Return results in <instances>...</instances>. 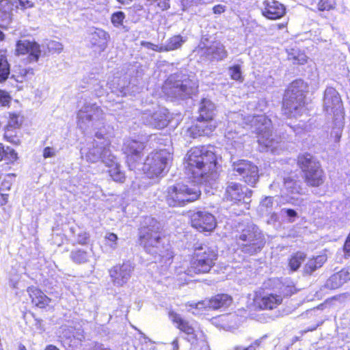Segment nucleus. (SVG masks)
I'll return each instance as SVG.
<instances>
[{"mask_svg":"<svg viewBox=\"0 0 350 350\" xmlns=\"http://www.w3.org/2000/svg\"><path fill=\"white\" fill-rule=\"evenodd\" d=\"M267 337V335H264L262 337H261L259 339H257L254 341L253 344L247 347V348H245L244 349L241 350H256V347H259L262 340Z\"/></svg>","mask_w":350,"mask_h":350,"instance_id":"57","label":"nucleus"},{"mask_svg":"<svg viewBox=\"0 0 350 350\" xmlns=\"http://www.w3.org/2000/svg\"><path fill=\"white\" fill-rule=\"evenodd\" d=\"M282 298L278 294L270 293L263 295L256 303L263 310H273L282 304Z\"/></svg>","mask_w":350,"mask_h":350,"instance_id":"29","label":"nucleus"},{"mask_svg":"<svg viewBox=\"0 0 350 350\" xmlns=\"http://www.w3.org/2000/svg\"><path fill=\"white\" fill-rule=\"evenodd\" d=\"M170 319L176 324L177 328L187 335L186 339L191 344L197 341V335L195 333L194 328L189 321L183 319L180 314L174 311L169 312Z\"/></svg>","mask_w":350,"mask_h":350,"instance_id":"23","label":"nucleus"},{"mask_svg":"<svg viewBox=\"0 0 350 350\" xmlns=\"http://www.w3.org/2000/svg\"><path fill=\"white\" fill-rule=\"evenodd\" d=\"M70 231V241L72 245H86L90 240V234L79 226H71Z\"/></svg>","mask_w":350,"mask_h":350,"instance_id":"30","label":"nucleus"},{"mask_svg":"<svg viewBox=\"0 0 350 350\" xmlns=\"http://www.w3.org/2000/svg\"><path fill=\"white\" fill-rule=\"evenodd\" d=\"M284 185L288 193L291 194H301L303 189L300 180H295L291 176L284 178Z\"/></svg>","mask_w":350,"mask_h":350,"instance_id":"35","label":"nucleus"},{"mask_svg":"<svg viewBox=\"0 0 350 350\" xmlns=\"http://www.w3.org/2000/svg\"><path fill=\"white\" fill-rule=\"evenodd\" d=\"M27 291L31 299V302L37 307L44 308L49 304L51 299L37 287L29 286Z\"/></svg>","mask_w":350,"mask_h":350,"instance_id":"27","label":"nucleus"},{"mask_svg":"<svg viewBox=\"0 0 350 350\" xmlns=\"http://www.w3.org/2000/svg\"><path fill=\"white\" fill-rule=\"evenodd\" d=\"M344 116L334 118L335 126L331 132V137L334 139L335 142H339L341 138L343 128Z\"/></svg>","mask_w":350,"mask_h":350,"instance_id":"40","label":"nucleus"},{"mask_svg":"<svg viewBox=\"0 0 350 350\" xmlns=\"http://www.w3.org/2000/svg\"><path fill=\"white\" fill-rule=\"evenodd\" d=\"M171 159V154L167 150L152 152L146 157L143 170L150 178L163 176L167 171L168 162Z\"/></svg>","mask_w":350,"mask_h":350,"instance_id":"10","label":"nucleus"},{"mask_svg":"<svg viewBox=\"0 0 350 350\" xmlns=\"http://www.w3.org/2000/svg\"><path fill=\"white\" fill-rule=\"evenodd\" d=\"M77 125L85 134L98 130L88 147L81 149V157L88 162L101 161L106 166L113 165L115 157L109 148L110 141L105 133L102 109L95 103H85L77 113Z\"/></svg>","mask_w":350,"mask_h":350,"instance_id":"1","label":"nucleus"},{"mask_svg":"<svg viewBox=\"0 0 350 350\" xmlns=\"http://www.w3.org/2000/svg\"><path fill=\"white\" fill-rule=\"evenodd\" d=\"M208 254L211 256L207 257L208 258L206 260L202 258L200 254H198V257L193 256L190 262V267L184 271L185 274L193 277L196 274L208 273L215 265L213 254Z\"/></svg>","mask_w":350,"mask_h":350,"instance_id":"20","label":"nucleus"},{"mask_svg":"<svg viewBox=\"0 0 350 350\" xmlns=\"http://www.w3.org/2000/svg\"><path fill=\"white\" fill-rule=\"evenodd\" d=\"M306 258V254L301 252H297L294 254L289 259L288 265L291 270L295 271L301 266V263Z\"/></svg>","mask_w":350,"mask_h":350,"instance_id":"39","label":"nucleus"},{"mask_svg":"<svg viewBox=\"0 0 350 350\" xmlns=\"http://www.w3.org/2000/svg\"><path fill=\"white\" fill-rule=\"evenodd\" d=\"M18 8L17 2L11 0L0 1V27H7L12 20L13 11Z\"/></svg>","mask_w":350,"mask_h":350,"instance_id":"25","label":"nucleus"},{"mask_svg":"<svg viewBox=\"0 0 350 350\" xmlns=\"http://www.w3.org/2000/svg\"><path fill=\"white\" fill-rule=\"evenodd\" d=\"M170 0H159L157 3V5L162 10H166L170 8Z\"/></svg>","mask_w":350,"mask_h":350,"instance_id":"61","label":"nucleus"},{"mask_svg":"<svg viewBox=\"0 0 350 350\" xmlns=\"http://www.w3.org/2000/svg\"><path fill=\"white\" fill-rule=\"evenodd\" d=\"M18 116L12 115V116L10 118V120L9 121L8 126L14 127V128L18 127L19 123L18 121Z\"/></svg>","mask_w":350,"mask_h":350,"instance_id":"59","label":"nucleus"},{"mask_svg":"<svg viewBox=\"0 0 350 350\" xmlns=\"http://www.w3.org/2000/svg\"><path fill=\"white\" fill-rule=\"evenodd\" d=\"M191 226L200 232H212L216 227L215 217L206 211H198L191 215Z\"/></svg>","mask_w":350,"mask_h":350,"instance_id":"17","label":"nucleus"},{"mask_svg":"<svg viewBox=\"0 0 350 350\" xmlns=\"http://www.w3.org/2000/svg\"><path fill=\"white\" fill-rule=\"evenodd\" d=\"M144 148V144L135 139H129L124 142L122 150L126 155V162L131 170H134L140 163Z\"/></svg>","mask_w":350,"mask_h":350,"instance_id":"16","label":"nucleus"},{"mask_svg":"<svg viewBox=\"0 0 350 350\" xmlns=\"http://www.w3.org/2000/svg\"><path fill=\"white\" fill-rule=\"evenodd\" d=\"M125 14L122 11H118L114 12L111 15V21L112 24L116 27H118L122 25L123 21L125 18Z\"/></svg>","mask_w":350,"mask_h":350,"instance_id":"50","label":"nucleus"},{"mask_svg":"<svg viewBox=\"0 0 350 350\" xmlns=\"http://www.w3.org/2000/svg\"><path fill=\"white\" fill-rule=\"evenodd\" d=\"M46 46L50 53H59L63 50V45L57 41L50 40L46 43Z\"/></svg>","mask_w":350,"mask_h":350,"instance_id":"51","label":"nucleus"},{"mask_svg":"<svg viewBox=\"0 0 350 350\" xmlns=\"http://www.w3.org/2000/svg\"><path fill=\"white\" fill-rule=\"evenodd\" d=\"M343 250L346 257L350 256V233L347 236L344 244Z\"/></svg>","mask_w":350,"mask_h":350,"instance_id":"58","label":"nucleus"},{"mask_svg":"<svg viewBox=\"0 0 350 350\" xmlns=\"http://www.w3.org/2000/svg\"><path fill=\"white\" fill-rule=\"evenodd\" d=\"M142 122L150 127L161 129L167 126L170 121V113L166 108H160L153 113H144Z\"/></svg>","mask_w":350,"mask_h":350,"instance_id":"18","label":"nucleus"},{"mask_svg":"<svg viewBox=\"0 0 350 350\" xmlns=\"http://www.w3.org/2000/svg\"><path fill=\"white\" fill-rule=\"evenodd\" d=\"M198 48V53L202 59L210 63L224 61L228 55L226 46L220 41L215 40L210 44L201 41Z\"/></svg>","mask_w":350,"mask_h":350,"instance_id":"12","label":"nucleus"},{"mask_svg":"<svg viewBox=\"0 0 350 350\" xmlns=\"http://www.w3.org/2000/svg\"><path fill=\"white\" fill-rule=\"evenodd\" d=\"M213 10L215 14H220L224 12L225 6L219 4V5H215L213 8Z\"/></svg>","mask_w":350,"mask_h":350,"instance_id":"63","label":"nucleus"},{"mask_svg":"<svg viewBox=\"0 0 350 350\" xmlns=\"http://www.w3.org/2000/svg\"><path fill=\"white\" fill-rule=\"evenodd\" d=\"M34 75L33 69L28 67L26 68H22L20 70L19 75L13 74L11 77L16 81L18 83H23L25 80L30 79Z\"/></svg>","mask_w":350,"mask_h":350,"instance_id":"43","label":"nucleus"},{"mask_svg":"<svg viewBox=\"0 0 350 350\" xmlns=\"http://www.w3.org/2000/svg\"><path fill=\"white\" fill-rule=\"evenodd\" d=\"M10 75V64L7 56L0 53V83L5 82Z\"/></svg>","mask_w":350,"mask_h":350,"instance_id":"37","label":"nucleus"},{"mask_svg":"<svg viewBox=\"0 0 350 350\" xmlns=\"http://www.w3.org/2000/svg\"><path fill=\"white\" fill-rule=\"evenodd\" d=\"M306 85L301 79L293 81L283 98L282 111L288 118H297L305 111Z\"/></svg>","mask_w":350,"mask_h":350,"instance_id":"5","label":"nucleus"},{"mask_svg":"<svg viewBox=\"0 0 350 350\" xmlns=\"http://www.w3.org/2000/svg\"><path fill=\"white\" fill-rule=\"evenodd\" d=\"M201 195L198 187L176 183L167 188L166 202L170 206H184L197 200Z\"/></svg>","mask_w":350,"mask_h":350,"instance_id":"8","label":"nucleus"},{"mask_svg":"<svg viewBox=\"0 0 350 350\" xmlns=\"http://www.w3.org/2000/svg\"><path fill=\"white\" fill-rule=\"evenodd\" d=\"M56 150L52 147H46L43 150V157L44 159L54 157L56 155Z\"/></svg>","mask_w":350,"mask_h":350,"instance_id":"56","label":"nucleus"},{"mask_svg":"<svg viewBox=\"0 0 350 350\" xmlns=\"http://www.w3.org/2000/svg\"><path fill=\"white\" fill-rule=\"evenodd\" d=\"M17 153L10 147H5L0 144V161L6 160L8 161H13L16 160Z\"/></svg>","mask_w":350,"mask_h":350,"instance_id":"41","label":"nucleus"},{"mask_svg":"<svg viewBox=\"0 0 350 350\" xmlns=\"http://www.w3.org/2000/svg\"><path fill=\"white\" fill-rule=\"evenodd\" d=\"M232 298L228 294H217L210 299H205L198 303L191 304L190 306L195 309L211 308L217 310L220 308H226L231 305Z\"/></svg>","mask_w":350,"mask_h":350,"instance_id":"19","label":"nucleus"},{"mask_svg":"<svg viewBox=\"0 0 350 350\" xmlns=\"http://www.w3.org/2000/svg\"><path fill=\"white\" fill-rule=\"evenodd\" d=\"M15 177L14 174H8L5 176L0 185V191H9L12 185V180Z\"/></svg>","mask_w":350,"mask_h":350,"instance_id":"48","label":"nucleus"},{"mask_svg":"<svg viewBox=\"0 0 350 350\" xmlns=\"http://www.w3.org/2000/svg\"><path fill=\"white\" fill-rule=\"evenodd\" d=\"M198 89V82L194 76L183 72L170 75L163 85V91L172 101L191 98Z\"/></svg>","mask_w":350,"mask_h":350,"instance_id":"4","label":"nucleus"},{"mask_svg":"<svg viewBox=\"0 0 350 350\" xmlns=\"http://www.w3.org/2000/svg\"><path fill=\"white\" fill-rule=\"evenodd\" d=\"M254 132L257 134L258 142L262 151L274 152L280 142V137L271 131V121L264 115L254 116L251 120Z\"/></svg>","mask_w":350,"mask_h":350,"instance_id":"7","label":"nucleus"},{"mask_svg":"<svg viewBox=\"0 0 350 350\" xmlns=\"http://www.w3.org/2000/svg\"><path fill=\"white\" fill-rule=\"evenodd\" d=\"M109 39V33L103 29L96 28L90 33V43L93 46L97 47L100 51H103Z\"/></svg>","mask_w":350,"mask_h":350,"instance_id":"26","label":"nucleus"},{"mask_svg":"<svg viewBox=\"0 0 350 350\" xmlns=\"http://www.w3.org/2000/svg\"><path fill=\"white\" fill-rule=\"evenodd\" d=\"M252 195V191L247 187L239 183L228 182L226 183L224 198L226 201L231 202L234 204H243L244 207L248 209Z\"/></svg>","mask_w":350,"mask_h":350,"instance_id":"11","label":"nucleus"},{"mask_svg":"<svg viewBox=\"0 0 350 350\" xmlns=\"http://www.w3.org/2000/svg\"><path fill=\"white\" fill-rule=\"evenodd\" d=\"M269 218L267 221V224H273L275 221H277V220H278V215H277V214L275 212L271 211V213H270L269 215Z\"/></svg>","mask_w":350,"mask_h":350,"instance_id":"62","label":"nucleus"},{"mask_svg":"<svg viewBox=\"0 0 350 350\" xmlns=\"http://www.w3.org/2000/svg\"><path fill=\"white\" fill-rule=\"evenodd\" d=\"M91 350H111L105 347L103 344L96 343Z\"/></svg>","mask_w":350,"mask_h":350,"instance_id":"64","label":"nucleus"},{"mask_svg":"<svg viewBox=\"0 0 350 350\" xmlns=\"http://www.w3.org/2000/svg\"><path fill=\"white\" fill-rule=\"evenodd\" d=\"M273 210V198L271 196L264 198L258 206V212L262 217L269 216Z\"/></svg>","mask_w":350,"mask_h":350,"instance_id":"36","label":"nucleus"},{"mask_svg":"<svg viewBox=\"0 0 350 350\" xmlns=\"http://www.w3.org/2000/svg\"><path fill=\"white\" fill-rule=\"evenodd\" d=\"M200 254L202 258L204 260L211 256L208 254H213V262H215L217 258V247L207 243L197 242L193 245V256L198 257V254Z\"/></svg>","mask_w":350,"mask_h":350,"instance_id":"28","label":"nucleus"},{"mask_svg":"<svg viewBox=\"0 0 350 350\" xmlns=\"http://www.w3.org/2000/svg\"><path fill=\"white\" fill-rule=\"evenodd\" d=\"M342 284V282L336 273L331 275L325 282V287L329 289H336L340 287Z\"/></svg>","mask_w":350,"mask_h":350,"instance_id":"44","label":"nucleus"},{"mask_svg":"<svg viewBox=\"0 0 350 350\" xmlns=\"http://www.w3.org/2000/svg\"><path fill=\"white\" fill-rule=\"evenodd\" d=\"M134 269V265L130 261H125L111 267L109 274L113 286L121 287L126 284L131 279Z\"/></svg>","mask_w":350,"mask_h":350,"instance_id":"15","label":"nucleus"},{"mask_svg":"<svg viewBox=\"0 0 350 350\" xmlns=\"http://www.w3.org/2000/svg\"><path fill=\"white\" fill-rule=\"evenodd\" d=\"M262 5V15L270 20L280 18L286 12L284 5L275 0H265Z\"/></svg>","mask_w":350,"mask_h":350,"instance_id":"24","label":"nucleus"},{"mask_svg":"<svg viewBox=\"0 0 350 350\" xmlns=\"http://www.w3.org/2000/svg\"><path fill=\"white\" fill-rule=\"evenodd\" d=\"M296 292L295 288L293 285H287L284 284H280L279 291L278 295L283 297H289Z\"/></svg>","mask_w":350,"mask_h":350,"instance_id":"45","label":"nucleus"},{"mask_svg":"<svg viewBox=\"0 0 350 350\" xmlns=\"http://www.w3.org/2000/svg\"><path fill=\"white\" fill-rule=\"evenodd\" d=\"M211 148L205 146L191 148L187 154L185 169L188 174L200 183L212 186L218 178L217 158Z\"/></svg>","mask_w":350,"mask_h":350,"instance_id":"3","label":"nucleus"},{"mask_svg":"<svg viewBox=\"0 0 350 350\" xmlns=\"http://www.w3.org/2000/svg\"><path fill=\"white\" fill-rule=\"evenodd\" d=\"M16 52L18 55L27 54L29 62H36L40 58L41 50L36 42L21 40L16 42Z\"/></svg>","mask_w":350,"mask_h":350,"instance_id":"21","label":"nucleus"},{"mask_svg":"<svg viewBox=\"0 0 350 350\" xmlns=\"http://www.w3.org/2000/svg\"><path fill=\"white\" fill-rule=\"evenodd\" d=\"M289 59H293L294 63H297L298 64H304L306 62V56L304 54H298L297 55L292 53L289 55Z\"/></svg>","mask_w":350,"mask_h":350,"instance_id":"54","label":"nucleus"},{"mask_svg":"<svg viewBox=\"0 0 350 350\" xmlns=\"http://www.w3.org/2000/svg\"><path fill=\"white\" fill-rule=\"evenodd\" d=\"M226 137L229 140L226 148L230 155V162L231 163L232 158H233V161H236L235 156L242 154L243 151V144L239 138L235 139L234 137H232V140H230V133H228Z\"/></svg>","mask_w":350,"mask_h":350,"instance_id":"32","label":"nucleus"},{"mask_svg":"<svg viewBox=\"0 0 350 350\" xmlns=\"http://www.w3.org/2000/svg\"><path fill=\"white\" fill-rule=\"evenodd\" d=\"M107 244L113 250H115L118 246L117 241L118 239V236L112 232H107L105 237Z\"/></svg>","mask_w":350,"mask_h":350,"instance_id":"52","label":"nucleus"},{"mask_svg":"<svg viewBox=\"0 0 350 350\" xmlns=\"http://www.w3.org/2000/svg\"><path fill=\"white\" fill-rule=\"evenodd\" d=\"M199 117L206 120H213L215 114V105L208 98H202L198 107Z\"/></svg>","mask_w":350,"mask_h":350,"instance_id":"31","label":"nucleus"},{"mask_svg":"<svg viewBox=\"0 0 350 350\" xmlns=\"http://www.w3.org/2000/svg\"><path fill=\"white\" fill-rule=\"evenodd\" d=\"M229 75L232 79L235 81H242V72L239 65L230 66L228 70Z\"/></svg>","mask_w":350,"mask_h":350,"instance_id":"49","label":"nucleus"},{"mask_svg":"<svg viewBox=\"0 0 350 350\" xmlns=\"http://www.w3.org/2000/svg\"><path fill=\"white\" fill-rule=\"evenodd\" d=\"M109 174L112 179L116 182L123 183L125 180V176L123 172L121 171L120 165L117 164L116 159L113 165L109 166Z\"/></svg>","mask_w":350,"mask_h":350,"instance_id":"42","label":"nucleus"},{"mask_svg":"<svg viewBox=\"0 0 350 350\" xmlns=\"http://www.w3.org/2000/svg\"><path fill=\"white\" fill-rule=\"evenodd\" d=\"M282 216L285 217L289 223H293L298 218L297 212L293 208H283L281 210Z\"/></svg>","mask_w":350,"mask_h":350,"instance_id":"47","label":"nucleus"},{"mask_svg":"<svg viewBox=\"0 0 350 350\" xmlns=\"http://www.w3.org/2000/svg\"><path fill=\"white\" fill-rule=\"evenodd\" d=\"M336 0H319L317 7L319 11H329L336 7Z\"/></svg>","mask_w":350,"mask_h":350,"instance_id":"46","label":"nucleus"},{"mask_svg":"<svg viewBox=\"0 0 350 350\" xmlns=\"http://www.w3.org/2000/svg\"><path fill=\"white\" fill-rule=\"evenodd\" d=\"M161 225L152 217H146L139 229V240L145 251L154 257L155 261L167 267L173 260L174 253L167 239L161 236Z\"/></svg>","mask_w":350,"mask_h":350,"instance_id":"2","label":"nucleus"},{"mask_svg":"<svg viewBox=\"0 0 350 350\" xmlns=\"http://www.w3.org/2000/svg\"><path fill=\"white\" fill-rule=\"evenodd\" d=\"M297 163L308 185L319 187L323 183V171L319 161L313 155L309 153L299 154Z\"/></svg>","mask_w":350,"mask_h":350,"instance_id":"9","label":"nucleus"},{"mask_svg":"<svg viewBox=\"0 0 350 350\" xmlns=\"http://www.w3.org/2000/svg\"><path fill=\"white\" fill-rule=\"evenodd\" d=\"M187 41V38L180 35L174 36L170 38L165 44L166 51L176 50Z\"/></svg>","mask_w":350,"mask_h":350,"instance_id":"38","label":"nucleus"},{"mask_svg":"<svg viewBox=\"0 0 350 350\" xmlns=\"http://www.w3.org/2000/svg\"><path fill=\"white\" fill-rule=\"evenodd\" d=\"M91 255L90 253L81 248L72 250L70 253L71 260L78 265L84 264L89 262Z\"/></svg>","mask_w":350,"mask_h":350,"instance_id":"34","label":"nucleus"},{"mask_svg":"<svg viewBox=\"0 0 350 350\" xmlns=\"http://www.w3.org/2000/svg\"><path fill=\"white\" fill-rule=\"evenodd\" d=\"M235 239L241 251L250 256L260 252L266 243L262 231L252 223L242 226L237 230Z\"/></svg>","mask_w":350,"mask_h":350,"instance_id":"6","label":"nucleus"},{"mask_svg":"<svg viewBox=\"0 0 350 350\" xmlns=\"http://www.w3.org/2000/svg\"><path fill=\"white\" fill-rule=\"evenodd\" d=\"M323 111L334 118L344 116V109L340 94L332 87H327L323 95Z\"/></svg>","mask_w":350,"mask_h":350,"instance_id":"14","label":"nucleus"},{"mask_svg":"<svg viewBox=\"0 0 350 350\" xmlns=\"http://www.w3.org/2000/svg\"><path fill=\"white\" fill-rule=\"evenodd\" d=\"M11 99L12 98L8 92L0 90V107L8 106Z\"/></svg>","mask_w":350,"mask_h":350,"instance_id":"53","label":"nucleus"},{"mask_svg":"<svg viewBox=\"0 0 350 350\" xmlns=\"http://www.w3.org/2000/svg\"><path fill=\"white\" fill-rule=\"evenodd\" d=\"M327 259V258L325 254L319 255L309 259L304 267V273L309 275H312L317 269L323 265Z\"/></svg>","mask_w":350,"mask_h":350,"instance_id":"33","label":"nucleus"},{"mask_svg":"<svg viewBox=\"0 0 350 350\" xmlns=\"http://www.w3.org/2000/svg\"><path fill=\"white\" fill-rule=\"evenodd\" d=\"M336 274L338 275L343 284L350 280V271L349 269H342L340 271L337 272Z\"/></svg>","mask_w":350,"mask_h":350,"instance_id":"55","label":"nucleus"},{"mask_svg":"<svg viewBox=\"0 0 350 350\" xmlns=\"http://www.w3.org/2000/svg\"><path fill=\"white\" fill-rule=\"evenodd\" d=\"M230 163L232 170L234 173H237L236 175L241 176L247 185L254 187L259 178L258 169L256 165L245 159L233 161V158Z\"/></svg>","mask_w":350,"mask_h":350,"instance_id":"13","label":"nucleus"},{"mask_svg":"<svg viewBox=\"0 0 350 350\" xmlns=\"http://www.w3.org/2000/svg\"><path fill=\"white\" fill-rule=\"evenodd\" d=\"M216 128L214 120H206L198 117L197 122L189 127L187 133L193 138L211 135Z\"/></svg>","mask_w":350,"mask_h":350,"instance_id":"22","label":"nucleus"},{"mask_svg":"<svg viewBox=\"0 0 350 350\" xmlns=\"http://www.w3.org/2000/svg\"><path fill=\"white\" fill-rule=\"evenodd\" d=\"M21 7L23 9L32 8L33 6V2L29 0H18Z\"/></svg>","mask_w":350,"mask_h":350,"instance_id":"60","label":"nucleus"}]
</instances>
